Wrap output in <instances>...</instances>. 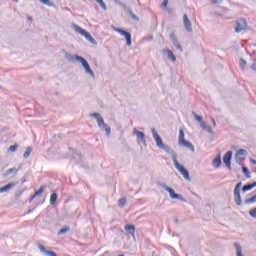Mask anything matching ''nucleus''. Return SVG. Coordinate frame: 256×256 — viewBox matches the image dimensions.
Returning <instances> with one entry per match:
<instances>
[{
    "mask_svg": "<svg viewBox=\"0 0 256 256\" xmlns=\"http://www.w3.org/2000/svg\"><path fill=\"white\" fill-rule=\"evenodd\" d=\"M43 191H45V187L41 186L33 195L30 201H33L35 197H39V195H42Z\"/></svg>",
    "mask_w": 256,
    "mask_h": 256,
    "instance_id": "nucleus-16",
    "label": "nucleus"
},
{
    "mask_svg": "<svg viewBox=\"0 0 256 256\" xmlns=\"http://www.w3.org/2000/svg\"><path fill=\"white\" fill-rule=\"evenodd\" d=\"M38 247H39L40 251H41L43 254L47 255V256H57V253H55V252H53V251H48V250L45 248V246H43V244H39Z\"/></svg>",
    "mask_w": 256,
    "mask_h": 256,
    "instance_id": "nucleus-13",
    "label": "nucleus"
},
{
    "mask_svg": "<svg viewBox=\"0 0 256 256\" xmlns=\"http://www.w3.org/2000/svg\"><path fill=\"white\" fill-rule=\"evenodd\" d=\"M211 121H212V123H213V126H214V127H217V122H215V118H211Z\"/></svg>",
    "mask_w": 256,
    "mask_h": 256,
    "instance_id": "nucleus-38",
    "label": "nucleus"
},
{
    "mask_svg": "<svg viewBox=\"0 0 256 256\" xmlns=\"http://www.w3.org/2000/svg\"><path fill=\"white\" fill-rule=\"evenodd\" d=\"M11 173H17V168L8 169L6 173L3 175V177H8V175H11Z\"/></svg>",
    "mask_w": 256,
    "mask_h": 256,
    "instance_id": "nucleus-24",
    "label": "nucleus"
},
{
    "mask_svg": "<svg viewBox=\"0 0 256 256\" xmlns=\"http://www.w3.org/2000/svg\"><path fill=\"white\" fill-rule=\"evenodd\" d=\"M242 171H243L246 179H251V172H249V169L247 167L243 166Z\"/></svg>",
    "mask_w": 256,
    "mask_h": 256,
    "instance_id": "nucleus-18",
    "label": "nucleus"
},
{
    "mask_svg": "<svg viewBox=\"0 0 256 256\" xmlns=\"http://www.w3.org/2000/svg\"><path fill=\"white\" fill-rule=\"evenodd\" d=\"M130 15H131L132 19H134L135 21H139V18L135 14H133L131 12Z\"/></svg>",
    "mask_w": 256,
    "mask_h": 256,
    "instance_id": "nucleus-36",
    "label": "nucleus"
},
{
    "mask_svg": "<svg viewBox=\"0 0 256 256\" xmlns=\"http://www.w3.org/2000/svg\"><path fill=\"white\" fill-rule=\"evenodd\" d=\"M164 189L169 193L171 199H180L179 194H176L173 188H170L169 186H165Z\"/></svg>",
    "mask_w": 256,
    "mask_h": 256,
    "instance_id": "nucleus-12",
    "label": "nucleus"
},
{
    "mask_svg": "<svg viewBox=\"0 0 256 256\" xmlns=\"http://www.w3.org/2000/svg\"><path fill=\"white\" fill-rule=\"evenodd\" d=\"M166 53H167L169 59H171L173 62L177 61L175 54H173V52L171 50H166Z\"/></svg>",
    "mask_w": 256,
    "mask_h": 256,
    "instance_id": "nucleus-22",
    "label": "nucleus"
},
{
    "mask_svg": "<svg viewBox=\"0 0 256 256\" xmlns=\"http://www.w3.org/2000/svg\"><path fill=\"white\" fill-rule=\"evenodd\" d=\"M67 231H70L69 226H65L64 228H61L58 232V235H65V233H67Z\"/></svg>",
    "mask_w": 256,
    "mask_h": 256,
    "instance_id": "nucleus-25",
    "label": "nucleus"
},
{
    "mask_svg": "<svg viewBox=\"0 0 256 256\" xmlns=\"http://www.w3.org/2000/svg\"><path fill=\"white\" fill-rule=\"evenodd\" d=\"M161 5H162L163 9H167V5H169V0H163Z\"/></svg>",
    "mask_w": 256,
    "mask_h": 256,
    "instance_id": "nucleus-33",
    "label": "nucleus"
},
{
    "mask_svg": "<svg viewBox=\"0 0 256 256\" xmlns=\"http://www.w3.org/2000/svg\"><path fill=\"white\" fill-rule=\"evenodd\" d=\"M250 162L252 163V165H256V160H253V158H250Z\"/></svg>",
    "mask_w": 256,
    "mask_h": 256,
    "instance_id": "nucleus-41",
    "label": "nucleus"
},
{
    "mask_svg": "<svg viewBox=\"0 0 256 256\" xmlns=\"http://www.w3.org/2000/svg\"><path fill=\"white\" fill-rule=\"evenodd\" d=\"M91 117H95L99 127H105V121L103 120V117H101V114L94 113L91 114Z\"/></svg>",
    "mask_w": 256,
    "mask_h": 256,
    "instance_id": "nucleus-11",
    "label": "nucleus"
},
{
    "mask_svg": "<svg viewBox=\"0 0 256 256\" xmlns=\"http://www.w3.org/2000/svg\"><path fill=\"white\" fill-rule=\"evenodd\" d=\"M76 61H78L79 63L82 64V66L85 69V72L88 75H91V77H95V73L93 72V70H91V66H89V63H87V60H85V58L81 57V56H75Z\"/></svg>",
    "mask_w": 256,
    "mask_h": 256,
    "instance_id": "nucleus-5",
    "label": "nucleus"
},
{
    "mask_svg": "<svg viewBox=\"0 0 256 256\" xmlns=\"http://www.w3.org/2000/svg\"><path fill=\"white\" fill-rule=\"evenodd\" d=\"M126 203H127V198H121L118 200L119 207H125Z\"/></svg>",
    "mask_w": 256,
    "mask_h": 256,
    "instance_id": "nucleus-27",
    "label": "nucleus"
},
{
    "mask_svg": "<svg viewBox=\"0 0 256 256\" xmlns=\"http://www.w3.org/2000/svg\"><path fill=\"white\" fill-rule=\"evenodd\" d=\"M57 193H53L50 196V205H55V203H57Z\"/></svg>",
    "mask_w": 256,
    "mask_h": 256,
    "instance_id": "nucleus-20",
    "label": "nucleus"
},
{
    "mask_svg": "<svg viewBox=\"0 0 256 256\" xmlns=\"http://www.w3.org/2000/svg\"><path fill=\"white\" fill-rule=\"evenodd\" d=\"M212 165L216 168L219 169L221 167V155H218L212 162Z\"/></svg>",
    "mask_w": 256,
    "mask_h": 256,
    "instance_id": "nucleus-14",
    "label": "nucleus"
},
{
    "mask_svg": "<svg viewBox=\"0 0 256 256\" xmlns=\"http://www.w3.org/2000/svg\"><path fill=\"white\" fill-rule=\"evenodd\" d=\"M255 187H256V182L243 186L242 191H251V189Z\"/></svg>",
    "mask_w": 256,
    "mask_h": 256,
    "instance_id": "nucleus-17",
    "label": "nucleus"
},
{
    "mask_svg": "<svg viewBox=\"0 0 256 256\" xmlns=\"http://www.w3.org/2000/svg\"><path fill=\"white\" fill-rule=\"evenodd\" d=\"M13 187H15V183H9L6 186L0 188V193H5L9 191V189H13Z\"/></svg>",
    "mask_w": 256,
    "mask_h": 256,
    "instance_id": "nucleus-15",
    "label": "nucleus"
},
{
    "mask_svg": "<svg viewBox=\"0 0 256 256\" xmlns=\"http://www.w3.org/2000/svg\"><path fill=\"white\" fill-rule=\"evenodd\" d=\"M106 133L109 135V133H111V128H106Z\"/></svg>",
    "mask_w": 256,
    "mask_h": 256,
    "instance_id": "nucleus-42",
    "label": "nucleus"
},
{
    "mask_svg": "<svg viewBox=\"0 0 256 256\" xmlns=\"http://www.w3.org/2000/svg\"><path fill=\"white\" fill-rule=\"evenodd\" d=\"M178 145H180V147H185L192 152L195 151V146H193L191 142L185 140V132L183 129L179 130Z\"/></svg>",
    "mask_w": 256,
    "mask_h": 256,
    "instance_id": "nucleus-1",
    "label": "nucleus"
},
{
    "mask_svg": "<svg viewBox=\"0 0 256 256\" xmlns=\"http://www.w3.org/2000/svg\"><path fill=\"white\" fill-rule=\"evenodd\" d=\"M245 155H247V150L245 149H239L236 153V157H243Z\"/></svg>",
    "mask_w": 256,
    "mask_h": 256,
    "instance_id": "nucleus-23",
    "label": "nucleus"
},
{
    "mask_svg": "<svg viewBox=\"0 0 256 256\" xmlns=\"http://www.w3.org/2000/svg\"><path fill=\"white\" fill-rule=\"evenodd\" d=\"M247 65V62L244 59L240 60V67L241 69H245V66Z\"/></svg>",
    "mask_w": 256,
    "mask_h": 256,
    "instance_id": "nucleus-32",
    "label": "nucleus"
},
{
    "mask_svg": "<svg viewBox=\"0 0 256 256\" xmlns=\"http://www.w3.org/2000/svg\"><path fill=\"white\" fill-rule=\"evenodd\" d=\"M72 27L76 33H79V35H82V37H85L87 41H90V43H95V39L89 32H87L85 29L81 28V26L77 24H72Z\"/></svg>",
    "mask_w": 256,
    "mask_h": 256,
    "instance_id": "nucleus-4",
    "label": "nucleus"
},
{
    "mask_svg": "<svg viewBox=\"0 0 256 256\" xmlns=\"http://www.w3.org/2000/svg\"><path fill=\"white\" fill-rule=\"evenodd\" d=\"M17 147H19L17 144L11 145L8 148V151H10V153H15V151H17Z\"/></svg>",
    "mask_w": 256,
    "mask_h": 256,
    "instance_id": "nucleus-29",
    "label": "nucleus"
},
{
    "mask_svg": "<svg viewBox=\"0 0 256 256\" xmlns=\"http://www.w3.org/2000/svg\"><path fill=\"white\" fill-rule=\"evenodd\" d=\"M31 151H32L31 148H27L26 149V151H25V153L23 155L25 159H27V157H29V155H31Z\"/></svg>",
    "mask_w": 256,
    "mask_h": 256,
    "instance_id": "nucleus-31",
    "label": "nucleus"
},
{
    "mask_svg": "<svg viewBox=\"0 0 256 256\" xmlns=\"http://www.w3.org/2000/svg\"><path fill=\"white\" fill-rule=\"evenodd\" d=\"M152 135L159 149H164L166 153H171V148L163 143V139H161V136H159L155 129H152Z\"/></svg>",
    "mask_w": 256,
    "mask_h": 256,
    "instance_id": "nucleus-2",
    "label": "nucleus"
},
{
    "mask_svg": "<svg viewBox=\"0 0 256 256\" xmlns=\"http://www.w3.org/2000/svg\"><path fill=\"white\" fill-rule=\"evenodd\" d=\"M211 3L217 4V3H221V0H210Z\"/></svg>",
    "mask_w": 256,
    "mask_h": 256,
    "instance_id": "nucleus-39",
    "label": "nucleus"
},
{
    "mask_svg": "<svg viewBox=\"0 0 256 256\" xmlns=\"http://www.w3.org/2000/svg\"><path fill=\"white\" fill-rule=\"evenodd\" d=\"M175 45L176 49H178L179 51H183V48L181 47V44H179V42H176Z\"/></svg>",
    "mask_w": 256,
    "mask_h": 256,
    "instance_id": "nucleus-35",
    "label": "nucleus"
},
{
    "mask_svg": "<svg viewBox=\"0 0 256 256\" xmlns=\"http://www.w3.org/2000/svg\"><path fill=\"white\" fill-rule=\"evenodd\" d=\"M14 1L17 3L18 0H14Z\"/></svg>",
    "mask_w": 256,
    "mask_h": 256,
    "instance_id": "nucleus-43",
    "label": "nucleus"
},
{
    "mask_svg": "<svg viewBox=\"0 0 256 256\" xmlns=\"http://www.w3.org/2000/svg\"><path fill=\"white\" fill-rule=\"evenodd\" d=\"M241 185H243V183L239 182L235 188H234V195H239L241 194Z\"/></svg>",
    "mask_w": 256,
    "mask_h": 256,
    "instance_id": "nucleus-19",
    "label": "nucleus"
},
{
    "mask_svg": "<svg viewBox=\"0 0 256 256\" xmlns=\"http://www.w3.org/2000/svg\"><path fill=\"white\" fill-rule=\"evenodd\" d=\"M99 3L100 7H102V9L104 11H107V5H105V2L103 0H95Z\"/></svg>",
    "mask_w": 256,
    "mask_h": 256,
    "instance_id": "nucleus-28",
    "label": "nucleus"
},
{
    "mask_svg": "<svg viewBox=\"0 0 256 256\" xmlns=\"http://www.w3.org/2000/svg\"><path fill=\"white\" fill-rule=\"evenodd\" d=\"M201 127H203V129H206V131H208V133H213V128H211V126L201 125Z\"/></svg>",
    "mask_w": 256,
    "mask_h": 256,
    "instance_id": "nucleus-30",
    "label": "nucleus"
},
{
    "mask_svg": "<svg viewBox=\"0 0 256 256\" xmlns=\"http://www.w3.org/2000/svg\"><path fill=\"white\" fill-rule=\"evenodd\" d=\"M247 27H248L247 20H245V18H240L236 20V26H235L236 33H241V31H245Z\"/></svg>",
    "mask_w": 256,
    "mask_h": 256,
    "instance_id": "nucleus-6",
    "label": "nucleus"
},
{
    "mask_svg": "<svg viewBox=\"0 0 256 256\" xmlns=\"http://www.w3.org/2000/svg\"><path fill=\"white\" fill-rule=\"evenodd\" d=\"M116 31H117V33H120V35L125 37L128 47H131V33L127 32L121 28H117Z\"/></svg>",
    "mask_w": 256,
    "mask_h": 256,
    "instance_id": "nucleus-7",
    "label": "nucleus"
},
{
    "mask_svg": "<svg viewBox=\"0 0 256 256\" xmlns=\"http://www.w3.org/2000/svg\"><path fill=\"white\" fill-rule=\"evenodd\" d=\"M195 119H196V121H199V123H201V121H203V117L199 116L197 114H195Z\"/></svg>",
    "mask_w": 256,
    "mask_h": 256,
    "instance_id": "nucleus-34",
    "label": "nucleus"
},
{
    "mask_svg": "<svg viewBox=\"0 0 256 256\" xmlns=\"http://www.w3.org/2000/svg\"><path fill=\"white\" fill-rule=\"evenodd\" d=\"M236 205H241V194H234Z\"/></svg>",
    "mask_w": 256,
    "mask_h": 256,
    "instance_id": "nucleus-26",
    "label": "nucleus"
},
{
    "mask_svg": "<svg viewBox=\"0 0 256 256\" xmlns=\"http://www.w3.org/2000/svg\"><path fill=\"white\" fill-rule=\"evenodd\" d=\"M251 68L253 69V71H256V62L252 64Z\"/></svg>",
    "mask_w": 256,
    "mask_h": 256,
    "instance_id": "nucleus-40",
    "label": "nucleus"
},
{
    "mask_svg": "<svg viewBox=\"0 0 256 256\" xmlns=\"http://www.w3.org/2000/svg\"><path fill=\"white\" fill-rule=\"evenodd\" d=\"M118 256H123V254H121V255H118Z\"/></svg>",
    "mask_w": 256,
    "mask_h": 256,
    "instance_id": "nucleus-44",
    "label": "nucleus"
},
{
    "mask_svg": "<svg viewBox=\"0 0 256 256\" xmlns=\"http://www.w3.org/2000/svg\"><path fill=\"white\" fill-rule=\"evenodd\" d=\"M173 163L177 171L181 173L182 177H184L186 181H191V177L189 176V171H187V169H185L183 165L179 164V161H177V157L175 156L173 157Z\"/></svg>",
    "mask_w": 256,
    "mask_h": 256,
    "instance_id": "nucleus-3",
    "label": "nucleus"
},
{
    "mask_svg": "<svg viewBox=\"0 0 256 256\" xmlns=\"http://www.w3.org/2000/svg\"><path fill=\"white\" fill-rule=\"evenodd\" d=\"M183 23L187 31H193V28L191 26V20H189V17H187V14L183 15Z\"/></svg>",
    "mask_w": 256,
    "mask_h": 256,
    "instance_id": "nucleus-10",
    "label": "nucleus"
},
{
    "mask_svg": "<svg viewBox=\"0 0 256 256\" xmlns=\"http://www.w3.org/2000/svg\"><path fill=\"white\" fill-rule=\"evenodd\" d=\"M233 157V152L232 151H228L224 157H223V161L226 165V167H228L229 169H231V159Z\"/></svg>",
    "mask_w": 256,
    "mask_h": 256,
    "instance_id": "nucleus-8",
    "label": "nucleus"
},
{
    "mask_svg": "<svg viewBox=\"0 0 256 256\" xmlns=\"http://www.w3.org/2000/svg\"><path fill=\"white\" fill-rule=\"evenodd\" d=\"M40 2L43 3V5H49L50 1L49 0H39Z\"/></svg>",
    "mask_w": 256,
    "mask_h": 256,
    "instance_id": "nucleus-37",
    "label": "nucleus"
},
{
    "mask_svg": "<svg viewBox=\"0 0 256 256\" xmlns=\"http://www.w3.org/2000/svg\"><path fill=\"white\" fill-rule=\"evenodd\" d=\"M134 134L136 135L137 139H140V141L143 143L144 147H147V140H145V133L134 129Z\"/></svg>",
    "mask_w": 256,
    "mask_h": 256,
    "instance_id": "nucleus-9",
    "label": "nucleus"
},
{
    "mask_svg": "<svg viewBox=\"0 0 256 256\" xmlns=\"http://www.w3.org/2000/svg\"><path fill=\"white\" fill-rule=\"evenodd\" d=\"M125 230L129 231V233H131V235H135V226H133V225H126L125 226Z\"/></svg>",
    "mask_w": 256,
    "mask_h": 256,
    "instance_id": "nucleus-21",
    "label": "nucleus"
}]
</instances>
